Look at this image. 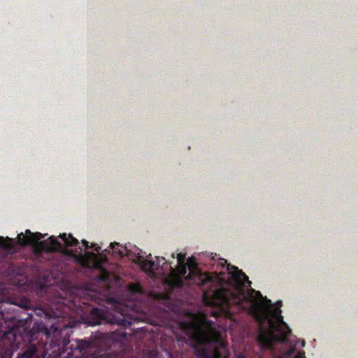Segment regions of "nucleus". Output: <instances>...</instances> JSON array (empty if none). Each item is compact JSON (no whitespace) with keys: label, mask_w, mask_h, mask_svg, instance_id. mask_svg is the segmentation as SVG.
I'll return each mask as SVG.
<instances>
[{"label":"nucleus","mask_w":358,"mask_h":358,"mask_svg":"<svg viewBox=\"0 0 358 358\" xmlns=\"http://www.w3.org/2000/svg\"><path fill=\"white\" fill-rule=\"evenodd\" d=\"M229 275V284L234 289L219 287V278L216 275L201 273L200 271H190L189 278L192 282L199 287H203L202 299L204 304L217 309L213 316L215 317L220 315H229L231 313V305H239L243 299H248L255 304L261 317L268 320L272 328L281 334L280 340L285 342L291 334V330L283 321L281 315V301L275 303V310L271 309L272 302L266 296H263L260 292L252 288L247 295L244 288L250 287L251 282L244 272L235 266L228 265Z\"/></svg>","instance_id":"1"},{"label":"nucleus","mask_w":358,"mask_h":358,"mask_svg":"<svg viewBox=\"0 0 358 358\" xmlns=\"http://www.w3.org/2000/svg\"><path fill=\"white\" fill-rule=\"evenodd\" d=\"M64 243L59 242L54 236L45 241H39L43 238L41 233H32L29 229L25 234L20 233L17 237V243L22 246L36 243V250L39 252H61L66 256L73 257L83 266L90 267V262L86 254L79 245L78 241L71 234H61L59 236Z\"/></svg>","instance_id":"2"},{"label":"nucleus","mask_w":358,"mask_h":358,"mask_svg":"<svg viewBox=\"0 0 358 358\" xmlns=\"http://www.w3.org/2000/svg\"><path fill=\"white\" fill-rule=\"evenodd\" d=\"M189 337L197 358H229L227 345L221 333L216 330L215 323L206 317L202 324H192Z\"/></svg>","instance_id":"3"},{"label":"nucleus","mask_w":358,"mask_h":358,"mask_svg":"<svg viewBox=\"0 0 358 358\" xmlns=\"http://www.w3.org/2000/svg\"><path fill=\"white\" fill-rule=\"evenodd\" d=\"M124 249L126 250V255L134 262L138 263L143 271L153 273L158 269L159 262L143 259L141 249L134 247V251H132L128 248L127 245L124 246Z\"/></svg>","instance_id":"4"},{"label":"nucleus","mask_w":358,"mask_h":358,"mask_svg":"<svg viewBox=\"0 0 358 358\" xmlns=\"http://www.w3.org/2000/svg\"><path fill=\"white\" fill-rule=\"evenodd\" d=\"M0 317L2 318L4 323H7L9 320L13 321V326L10 328V332L15 334L16 332H20V329H22V331H26V329L29 327L30 324L32 320L33 315L32 313H27L24 312L22 315L18 316H4L2 311H0Z\"/></svg>","instance_id":"5"},{"label":"nucleus","mask_w":358,"mask_h":358,"mask_svg":"<svg viewBox=\"0 0 358 358\" xmlns=\"http://www.w3.org/2000/svg\"><path fill=\"white\" fill-rule=\"evenodd\" d=\"M257 340L263 348L272 349L275 337L272 331H264L258 335Z\"/></svg>","instance_id":"6"},{"label":"nucleus","mask_w":358,"mask_h":358,"mask_svg":"<svg viewBox=\"0 0 358 358\" xmlns=\"http://www.w3.org/2000/svg\"><path fill=\"white\" fill-rule=\"evenodd\" d=\"M135 322V318L121 315L120 316H113L110 323L117 324L118 326L122 327L124 328H128L131 327Z\"/></svg>","instance_id":"7"},{"label":"nucleus","mask_w":358,"mask_h":358,"mask_svg":"<svg viewBox=\"0 0 358 358\" xmlns=\"http://www.w3.org/2000/svg\"><path fill=\"white\" fill-rule=\"evenodd\" d=\"M91 317L93 321L90 322V324L93 326L101 324L106 320L103 310L98 308L92 309Z\"/></svg>","instance_id":"8"},{"label":"nucleus","mask_w":358,"mask_h":358,"mask_svg":"<svg viewBox=\"0 0 358 358\" xmlns=\"http://www.w3.org/2000/svg\"><path fill=\"white\" fill-rule=\"evenodd\" d=\"M14 248V239L8 237H0V248L4 250H11Z\"/></svg>","instance_id":"9"},{"label":"nucleus","mask_w":358,"mask_h":358,"mask_svg":"<svg viewBox=\"0 0 358 358\" xmlns=\"http://www.w3.org/2000/svg\"><path fill=\"white\" fill-rule=\"evenodd\" d=\"M36 352V345L34 344H30L22 353L18 354L17 358H32Z\"/></svg>","instance_id":"10"},{"label":"nucleus","mask_w":358,"mask_h":358,"mask_svg":"<svg viewBox=\"0 0 358 358\" xmlns=\"http://www.w3.org/2000/svg\"><path fill=\"white\" fill-rule=\"evenodd\" d=\"M110 248L113 250L114 254H117L120 257L126 255V250L119 243L114 242L110 244Z\"/></svg>","instance_id":"11"},{"label":"nucleus","mask_w":358,"mask_h":358,"mask_svg":"<svg viewBox=\"0 0 358 358\" xmlns=\"http://www.w3.org/2000/svg\"><path fill=\"white\" fill-rule=\"evenodd\" d=\"M129 289L134 294H141L143 292V287L139 284L131 283L129 285Z\"/></svg>","instance_id":"12"},{"label":"nucleus","mask_w":358,"mask_h":358,"mask_svg":"<svg viewBox=\"0 0 358 358\" xmlns=\"http://www.w3.org/2000/svg\"><path fill=\"white\" fill-rule=\"evenodd\" d=\"M177 269L181 276H185L187 273V264H178Z\"/></svg>","instance_id":"13"},{"label":"nucleus","mask_w":358,"mask_h":358,"mask_svg":"<svg viewBox=\"0 0 358 358\" xmlns=\"http://www.w3.org/2000/svg\"><path fill=\"white\" fill-rule=\"evenodd\" d=\"M186 260L185 255L182 253L177 254L178 264H185Z\"/></svg>","instance_id":"14"},{"label":"nucleus","mask_w":358,"mask_h":358,"mask_svg":"<svg viewBox=\"0 0 358 358\" xmlns=\"http://www.w3.org/2000/svg\"><path fill=\"white\" fill-rule=\"evenodd\" d=\"M186 264H187V265H188V266H189V268L190 269H191L192 268H193V267H195V266H196V262H195V261H194V259H192V258H189V259H187V263H186Z\"/></svg>","instance_id":"15"},{"label":"nucleus","mask_w":358,"mask_h":358,"mask_svg":"<svg viewBox=\"0 0 358 358\" xmlns=\"http://www.w3.org/2000/svg\"><path fill=\"white\" fill-rule=\"evenodd\" d=\"M117 336H120L121 338H127L128 334L124 330L118 331Z\"/></svg>","instance_id":"16"},{"label":"nucleus","mask_w":358,"mask_h":358,"mask_svg":"<svg viewBox=\"0 0 358 358\" xmlns=\"http://www.w3.org/2000/svg\"><path fill=\"white\" fill-rule=\"evenodd\" d=\"M295 358H306L305 352L303 351H299L296 353Z\"/></svg>","instance_id":"17"},{"label":"nucleus","mask_w":358,"mask_h":358,"mask_svg":"<svg viewBox=\"0 0 358 358\" xmlns=\"http://www.w3.org/2000/svg\"><path fill=\"white\" fill-rule=\"evenodd\" d=\"M52 317H55V318H59V317H64V313H58V314L56 313H54Z\"/></svg>","instance_id":"18"},{"label":"nucleus","mask_w":358,"mask_h":358,"mask_svg":"<svg viewBox=\"0 0 358 358\" xmlns=\"http://www.w3.org/2000/svg\"><path fill=\"white\" fill-rule=\"evenodd\" d=\"M82 244L83 246H85V248H89V243L88 241H85V240H83L82 241Z\"/></svg>","instance_id":"19"},{"label":"nucleus","mask_w":358,"mask_h":358,"mask_svg":"<svg viewBox=\"0 0 358 358\" xmlns=\"http://www.w3.org/2000/svg\"><path fill=\"white\" fill-rule=\"evenodd\" d=\"M236 358H246V357L243 354L240 353V354L236 355Z\"/></svg>","instance_id":"20"},{"label":"nucleus","mask_w":358,"mask_h":358,"mask_svg":"<svg viewBox=\"0 0 358 358\" xmlns=\"http://www.w3.org/2000/svg\"><path fill=\"white\" fill-rule=\"evenodd\" d=\"M301 345L302 347L305 345V341L303 340L301 341Z\"/></svg>","instance_id":"21"},{"label":"nucleus","mask_w":358,"mask_h":358,"mask_svg":"<svg viewBox=\"0 0 358 358\" xmlns=\"http://www.w3.org/2000/svg\"><path fill=\"white\" fill-rule=\"evenodd\" d=\"M99 249H100V248H99V247H96V248H95V250H96V252H99Z\"/></svg>","instance_id":"22"},{"label":"nucleus","mask_w":358,"mask_h":358,"mask_svg":"<svg viewBox=\"0 0 358 358\" xmlns=\"http://www.w3.org/2000/svg\"><path fill=\"white\" fill-rule=\"evenodd\" d=\"M20 308H22V309H26V308H27V306H20Z\"/></svg>","instance_id":"23"},{"label":"nucleus","mask_w":358,"mask_h":358,"mask_svg":"<svg viewBox=\"0 0 358 358\" xmlns=\"http://www.w3.org/2000/svg\"><path fill=\"white\" fill-rule=\"evenodd\" d=\"M294 349L291 350L289 352V355L292 354L294 352Z\"/></svg>","instance_id":"24"},{"label":"nucleus","mask_w":358,"mask_h":358,"mask_svg":"<svg viewBox=\"0 0 358 358\" xmlns=\"http://www.w3.org/2000/svg\"><path fill=\"white\" fill-rule=\"evenodd\" d=\"M91 255H92L93 257H95V255L93 252L91 253Z\"/></svg>","instance_id":"25"},{"label":"nucleus","mask_w":358,"mask_h":358,"mask_svg":"<svg viewBox=\"0 0 358 358\" xmlns=\"http://www.w3.org/2000/svg\"><path fill=\"white\" fill-rule=\"evenodd\" d=\"M172 257L175 258V255L174 254H172Z\"/></svg>","instance_id":"26"}]
</instances>
